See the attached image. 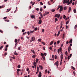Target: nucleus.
Listing matches in <instances>:
<instances>
[{
    "label": "nucleus",
    "instance_id": "nucleus-1",
    "mask_svg": "<svg viewBox=\"0 0 77 77\" xmlns=\"http://www.w3.org/2000/svg\"><path fill=\"white\" fill-rule=\"evenodd\" d=\"M69 0H64V1H63V4H65V3H67V4H68V3H69Z\"/></svg>",
    "mask_w": 77,
    "mask_h": 77
},
{
    "label": "nucleus",
    "instance_id": "nucleus-2",
    "mask_svg": "<svg viewBox=\"0 0 77 77\" xmlns=\"http://www.w3.org/2000/svg\"><path fill=\"white\" fill-rule=\"evenodd\" d=\"M47 54L46 53H44V54L42 53H41V56H42V57H45V56H47Z\"/></svg>",
    "mask_w": 77,
    "mask_h": 77
},
{
    "label": "nucleus",
    "instance_id": "nucleus-3",
    "mask_svg": "<svg viewBox=\"0 0 77 77\" xmlns=\"http://www.w3.org/2000/svg\"><path fill=\"white\" fill-rule=\"evenodd\" d=\"M31 39H32L30 40V42H32V41H35V37L34 36L32 37Z\"/></svg>",
    "mask_w": 77,
    "mask_h": 77
},
{
    "label": "nucleus",
    "instance_id": "nucleus-4",
    "mask_svg": "<svg viewBox=\"0 0 77 77\" xmlns=\"http://www.w3.org/2000/svg\"><path fill=\"white\" fill-rule=\"evenodd\" d=\"M60 14H57L55 15L54 17L56 18H57V17L58 18H59L60 17Z\"/></svg>",
    "mask_w": 77,
    "mask_h": 77
},
{
    "label": "nucleus",
    "instance_id": "nucleus-5",
    "mask_svg": "<svg viewBox=\"0 0 77 77\" xmlns=\"http://www.w3.org/2000/svg\"><path fill=\"white\" fill-rule=\"evenodd\" d=\"M55 65H57V67H58V65H59V61H57L55 63Z\"/></svg>",
    "mask_w": 77,
    "mask_h": 77
},
{
    "label": "nucleus",
    "instance_id": "nucleus-6",
    "mask_svg": "<svg viewBox=\"0 0 77 77\" xmlns=\"http://www.w3.org/2000/svg\"><path fill=\"white\" fill-rule=\"evenodd\" d=\"M72 2V0H70V2H69L67 4V5H69L70 4H71Z\"/></svg>",
    "mask_w": 77,
    "mask_h": 77
},
{
    "label": "nucleus",
    "instance_id": "nucleus-7",
    "mask_svg": "<svg viewBox=\"0 0 77 77\" xmlns=\"http://www.w3.org/2000/svg\"><path fill=\"white\" fill-rule=\"evenodd\" d=\"M63 54H61L60 56V59L61 60H62V59H63Z\"/></svg>",
    "mask_w": 77,
    "mask_h": 77
},
{
    "label": "nucleus",
    "instance_id": "nucleus-8",
    "mask_svg": "<svg viewBox=\"0 0 77 77\" xmlns=\"http://www.w3.org/2000/svg\"><path fill=\"white\" fill-rule=\"evenodd\" d=\"M60 10V11H63V7H62V6H61Z\"/></svg>",
    "mask_w": 77,
    "mask_h": 77
},
{
    "label": "nucleus",
    "instance_id": "nucleus-9",
    "mask_svg": "<svg viewBox=\"0 0 77 77\" xmlns=\"http://www.w3.org/2000/svg\"><path fill=\"white\" fill-rule=\"evenodd\" d=\"M31 18L32 19H35V16L34 15H32L31 17Z\"/></svg>",
    "mask_w": 77,
    "mask_h": 77
},
{
    "label": "nucleus",
    "instance_id": "nucleus-10",
    "mask_svg": "<svg viewBox=\"0 0 77 77\" xmlns=\"http://www.w3.org/2000/svg\"><path fill=\"white\" fill-rule=\"evenodd\" d=\"M42 23V20H41V19H40L39 20L38 24H40Z\"/></svg>",
    "mask_w": 77,
    "mask_h": 77
},
{
    "label": "nucleus",
    "instance_id": "nucleus-11",
    "mask_svg": "<svg viewBox=\"0 0 77 77\" xmlns=\"http://www.w3.org/2000/svg\"><path fill=\"white\" fill-rule=\"evenodd\" d=\"M60 25L61 26L60 27V29H62V26H63V24L62 23V22L60 23Z\"/></svg>",
    "mask_w": 77,
    "mask_h": 77
},
{
    "label": "nucleus",
    "instance_id": "nucleus-12",
    "mask_svg": "<svg viewBox=\"0 0 77 77\" xmlns=\"http://www.w3.org/2000/svg\"><path fill=\"white\" fill-rule=\"evenodd\" d=\"M38 77H41V72H39V73L38 74Z\"/></svg>",
    "mask_w": 77,
    "mask_h": 77
},
{
    "label": "nucleus",
    "instance_id": "nucleus-13",
    "mask_svg": "<svg viewBox=\"0 0 77 77\" xmlns=\"http://www.w3.org/2000/svg\"><path fill=\"white\" fill-rule=\"evenodd\" d=\"M11 10V8H10L9 9H7V11H6V12H9Z\"/></svg>",
    "mask_w": 77,
    "mask_h": 77
},
{
    "label": "nucleus",
    "instance_id": "nucleus-14",
    "mask_svg": "<svg viewBox=\"0 0 77 77\" xmlns=\"http://www.w3.org/2000/svg\"><path fill=\"white\" fill-rule=\"evenodd\" d=\"M71 7H69L68 12L69 13V12H71Z\"/></svg>",
    "mask_w": 77,
    "mask_h": 77
},
{
    "label": "nucleus",
    "instance_id": "nucleus-15",
    "mask_svg": "<svg viewBox=\"0 0 77 77\" xmlns=\"http://www.w3.org/2000/svg\"><path fill=\"white\" fill-rule=\"evenodd\" d=\"M21 46L19 47L18 48H17L18 50H21Z\"/></svg>",
    "mask_w": 77,
    "mask_h": 77
},
{
    "label": "nucleus",
    "instance_id": "nucleus-16",
    "mask_svg": "<svg viewBox=\"0 0 77 77\" xmlns=\"http://www.w3.org/2000/svg\"><path fill=\"white\" fill-rule=\"evenodd\" d=\"M33 65L34 66H36V63L34 61L33 63Z\"/></svg>",
    "mask_w": 77,
    "mask_h": 77
},
{
    "label": "nucleus",
    "instance_id": "nucleus-17",
    "mask_svg": "<svg viewBox=\"0 0 77 77\" xmlns=\"http://www.w3.org/2000/svg\"><path fill=\"white\" fill-rule=\"evenodd\" d=\"M53 44V41H52L50 43V45H52Z\"/></svg>",
    "mask_w": 77,
    "mask_h": 77
},
{
    "label": "nucleus",
    "instance_id": "nucleus-18",
    "mask_svg": "<svg viewBox=\"0 0 77 77\" xmlns=\"http://www.w3.org/2000/svg\"><path fill=\"white\" fill-rule=\"evenodd\" d=\"M32 58H35V57H36V55H32Z\"/></svg>",
    "mask_w": 77,
    "mask_h": 77
},
{
    "label": "nucleus",
    "instance_id": "nucleus-19",
    "mask_svg": "<svg viewBox=\"0 0 77 77\" xmlns=\"http://www.w3.org/2000/svg\"><path fill=\"white\" fill-rule=\"evenodd\" d=\"M72 40L71 39L69 41V43L70 44H71V43H72Z\"/></svg>",
    "mask_w": 77,
    "mask_h": 77
},
{
    "label": "nucleus",
    "instance_id": "nucleus-20",
    "mask_svg": "<svg viewBox=\"0 0 77 77\" xmlns=\"http://www.w3.org/2000/svg\"><path fill=\"white\" fill-rule=\"evenodd\" d=\"M64 10V11H66V7H63Z\"/></svg>",
    "mask_w": 77,
    "mask_h": 77
},
{
    "label": "nucleus",
    "instance_id": "nucleus-21",
    "mask_svg": "<svg viewBox=\"0 0 77 77\" xmlns=\"http://www.w3.org/2000/svg\"><path fill=\"white\" fill-rule=\"evenodd\" d=\"M58 21V19H57V18H56L55 19V22H56V21Z\"/></svg>",
    "mask_w": 77,
    "mask_h": 77
},
{
    "label": "nucleus",
    "instance_id": "nucleus-22",
    "mask_svg": "<svg viewBox=\"0 0 77 77\" xmlns=\"http://www.w3.org/2000/svg\"><path fill=\"white\" fill-rule=\"evenodd\" d=\"M65 38V34H63V39H64Z\"/></svg>",
    "mask_w": 77,
    "mask_h": 77
},
{
    "label": "nucleus",
    "instance_id": "nucleus-23",
    "mask_svg": "<svg viewBox=\"0 0 77 77\" xmlns=\"http://www.w3.org/2000/svg\"><path fill=\"white\" fill-rule=\"evenodd\" d=\"M31 51H32V52L33 53L35 54V51H34V50H31Z\"/></svg>",
    "mask_w": 77,
    "mask_h": 77
},
{
    "label": "nucleus",
    "instance_id": "nucleus-24",
    "mask_svg": "<svg viewBox=\"0 0 77 77\" xmlns=\"http://www.w3.org/2000/svg\"><path fill=\"white\" fill-rule=\"evenodd\" d=\"M45 13L46 15H48V14H49V12H47L46 11L45 12Z\"/></svg>",
    "mask_w": 77,
    "mask_h": 77
},
{
    "label": "nucleus",
    "instance_id": "nucleus-25",
    "mask_svg": "<svg viewBox=\"0 0 77 77\" xmlns=\"http://www.w3.org/2000/svg\"><path fill=\"white\" fill-rule=\"evenodd\" d=\"M73 11L74 13H76V12H77L76 11V10L75 9H74L73 10Z\"/></svg>",
    "mask_w": 77,
    "mask_h": 77
},
{
    "label": "nucleus",
    "instance_id": "nucleus-26",
    "mask_svg": "<svg viewBox=\"0 0 77 77\" xmlns=\"http://www.w3.org/2000/svg\"><path fill=\"white\" fill-rule=\"evenodd\" d=\"M17 41H18V40H17V39H15V42L16 43H17Z\"/></svg>",
    "mask_w": 77,
    "mask_h": 77
},
{
    "label": "nucleus",
    "instance_id": "nucleus-27",
    "mask_svg": "<svg viewBox=\"0 0 77 77\" xmlns=\"http://www.w3.org/2000/svg\"><path fill=\"white\" fill-rule=\"evenodd\" d=\"M38 41H39V42H41V38L38 39Z\"/></svg>",
    "mask_w": 77,
    "mask_h": 77
},
{
    "label": "nucleus",
    "instance_id": "nucleus-28",
    "mask_svg": "<svg viewBox=\"0 0 77 77\" xmlns=\"http://www.w3.org/2000/svg\"><path fill=\"white\" fill-rule=\"evenodd\" d=\"M3 48V46H2L0 48V50H1V49H2Z\"/></svg>",
    "mask_w": 77,
    "mask_h": 77
},
{
    "label": "nucleus",
    "instance_id": "nucleus-29",
    "mask_svg": "<svg viewBox=\"0 0 77 77\" xmlns=\"http://www.w3.org/2000/svg\"><path fill=\"white\" fill-rule=\"evenodd\" d=\"M43 11L42 9V8H41L40 9V12H42Z\"/></svg>",
    "mask_w": 77,
    "mask_h": 77
},
{
    "label": "nucleus",
    "instance_id": "nucleus-30",
    "mask_svg": "<svg viewBox=\"0 0 77 77\" xmlns=\"http://www.w3.org/2000/svg\"><path fill=\"white\" fill-rule=\"evenodd\" d=\"M71 68L73 69V70H75V68L73 66H72Z\"/></svg>",
    "mask_w": 77,
    "mask_h": 77
},
{
    "label": "nucleus",
    "instance_id": "nucleus-31",
    "mask_svg": "<svg viewBox=\"0 0 77 77\" xmlns=\"http://www.w3.org/2000/svg\"><path fill=\"white\" fill-rule=\"evenodd\" d=\"M17 67L18 68H21V66L20 65H18L17 66Z\"/></svg>",
    "mask_w": 77,
    "mask_h": 77
},
{
    "label": "nucleus",
    "instance_id": "nucleus-32",
    "mask_svg": "<svg viewBox=\"0 0 77 77\" xmlns=\"http://www.w3.org/2000/svg\"><path fill=\"white\" fill-rule=\"evenodd\" d=\"M62 60H61V61L60 62V65H62Z\"/></svg>",
    "mask_w": 77,
    "mask_h": 77
},
{
    "label": "nucleus",
    "instance_id": "nucleus-33",
    "mask_svg": "<svg viewBox=\"0 0 77 77\" xmlns=\"http://www.w3.org/2000/svg\"><path fill=\"white\" fill-rule=\"evenodd\" d=\"M63 18L64 19H65V18H66V16H65V15H64L63 17Z\"/></svg>",
    "mask_w": 77,
    "mask_h": 77
},
{
    "label": "nucleus",
    "instance_id": "nucleus-34",
    "mask_svg": "<svg viewBox=\"0 0 77 77\" xmlns=\"http://www.w3.org/2000/svg\"><path fill=\"white\" fill-rule=\"evenodd\" d=\"M77 24H76L75 26V29H76V28H77Z\"/></svg>",
    "mask_w": 77,
    "mask_h": 77
},
{
    "label": "nucleus",
    "instance_id": "nucleus-35",
    "mask_svg": "<svg viewBox=\"0 0 77 77\" xmlns=\"http://www.w3.org/2000/svg\"><path fill=\"white\" fill-rule=\"evenodd\" d=\"M52 12H54V11H55V10L54 9H52L51 10Z\"/></svg>",
    "mask_w": 77,
    "mask_h": 77
},
{
    "label": "nucleus",
    "instance_id": "nucleus-36",
    "mask_svg": "<svg viewBox=\"0 0 77 77\" xmlns=\"http://www.w3.org/2000/svg\"><path fill=\"white\" fill-rule=\"evenodd\" d=\"M68 49H69V50H72V49H71V48L69 46L68 48Z\"/></svg>",
    "mask_w": 77,
    "mask_h": 77
},
{
    "label": "nucleus",
    "instance_id": "nucleus-37",
    "mask_svg": "<svg viewBox=\"0 0 77 77\" xmlns=\"http://www.w3.org/2000/svg\"><path fill=\"white\" fill-rule=\"evenodd\" d=\"M34 32V31H32V30L30 31V32L31 33H33Z\"/></svg>",
    "mask_w": 77,
    "mask_h": 77
},
{
    "label": "nucleus",
    "instance_id": "nucleus-38",
    "mask_svg": "<svg viewBox=\"0 0 77 77\" xmlns=\"http://www.w3.org/2000/svg\"><path fill=\"white\" fill-rule=\"evenodd\" d=\"M68 23H69V21L68 20L66 22V24L67 25V24H68Z\"/></svg>",
    "mask_w": 77,
    "mask_h": 77
},
{
    "label": "nucleus",
    "instance_id": "nucleus-39",
    "mask_svg": "<svg viewBox=\"0 0 77 77\" xmlns=\"http://www.w3.org/2000/svg\"><path fill=\"white\" fill-rule=\"evenodd\" d=\"M69 57H70L69 56H68V57H67V59H68V60H69V59H70V58H69Z\"/></svg>",
    "mask_w": 77,
    "mask_h": 77
},
{
    "label": "nucleus",
    "instance_id": "nucleus-40",
    "mask_svg": "<svg viewBox=\"0 0 77 77\" xmlns=\"http://www.w3.org/2000/svg\"><path fill=\"white\" fill-rule=\"evenodd\" d=\"M26 34H27V32H23V35H26Z\"/></svg>",
    "mask_w": 77,
    "mask_h": 77
},
{
    "label": "nucleus",
    "instance_id": "nucleus-41",
    "mask_svg": "<svg viewBox=\"0 0 77 77\" xmlns=\"http://www.w3.org/2000/svg\"><path fill=\"white\" fill-rule=\"evenodd\" d=\"M42 44H43V45H45V42H42Z\"/></svg>",
    "mask_w": 77,
    "mask_h": 77
},
{
    "label": "nucleus",
    "instance_id": "nucleus-42",
    "mask_svg": "<svg viewBox=\"0 0 77 77\" xmlns=\"http://www.w3.org/2000/svg\"><path fill=\"white\" fill-rule=\"evenodd\" d=\"M54 57H55V59H57V56L55 55Z\"/></svg>",
    "mask_w": 77,
    "mask_h": 77
},
{
    "label": "nucleus",
    "instance_id": "nucleus-43",
    "mask_svg": "<svg viewBox=\"0 0 77 77\" xmlns=\"http://www.w3.org/2000/svg\"><path fill=\"white\" fill-rule=\"evenodd\" d=\"M36 63H38V59H36Z\"/></svg>",
    "mask_w": 77,
    "mask_h": 77
},
{
    "label": "nucleus",
    "instance_id": "nucleus-44",
    "mask_svg": "<svg viewBox=\"0 0 77 77\" xmlns=\"http://www.w3.org/2000/svg\"><path fill=\"white\" fill-rule=\"evenodd\" d=\"M66 44H69V42H68V41H67Z\"/></svg>",
    "mask_w": 77,
    "mask_h": 77
},
{
    "label": "nucleus",
    "instance_id": "nucleus-45",
    "mask_svg": "<svg viewBox=\"0 0 77 77\" xmlns=\"http://www.w3.org/2000/svg\"><path fill=\"white\" fill-rule=\"evenodd\" d=\"M37 29H38V28L37 27H36L35 28V29H34V30H35V31H36V30H37Z\"/></svg>",
    "mask_w": 77,
    "mask_h": 77
},
{
    "label": "nucleus",
    "instance_id": "nucleus-46",
    "mask_svg": "<svg viewBox=\"0 0 77 77\" xmlns=\"http://www.w3.org/2000/svg\"><path fill=\"white\" fill-rule=\"evenodd\" d=\"M7 17H5L3 19L4 20H6V19H7Z\"/></svg>",
    "mask_w": 77,
    "mask_h": 77
},
{
    "label": "nucleus",
    "instance_id": "nucleus-47",
    "mask_svg": "<svg viewBox=\"0 0 77 77\" xmlns=\"http://www.w3.org/2000/svg\"><path fill=\"white\" fill-rule=\"evenodd\" d=\"M22 32H24L25 31V29H23L22 30Z\"/></svg>",
    "mask_w": 77,
    "mask_h": 77
},
{
    "label": "nucleus",
    "instance_id": "nucleus-48",
    "mask_svg": "<svg viewBox=\"0 0 77 77\" xmlns=\"http://www.w3.org/2000/svg\"><path fill=\"white\" fill-rule=\"evenodd\" d=\"M61 6H62L59 5L58 8V9H59V8H60Z\"/></svg>",
    "mask_w": 77,
    "mask_h": 77
},
{
    "label": "nucleus",
    "instance_id": "nucleus-49",
    "mask_svg": "<svg viewBox=\"0 0 77 77\" xmlns=\"http://www.w3.org/2000/svg\"><path fill=\"white\" fill-rule=\"evenodd\" d=\"M4 6H3V5L0 6V9H1V8H3Z\"/></svg>",
    "mask_w": 77,
    "mask_h": 77
},
{
    "label": "nucleus",
    "instance_id": "nucleus-50",
    "mask_svg": "<svg viewBox=\"0 0 77 77\" xmlns=\"http://www.w3.org/2000/svg\"><path fill=\"white\" fill-rule=\"evenodd\" d=\"M20 69H17V72H19V71H20Z\"/></svg>",
    "mask_w": 77,
    "mask_h": 77
},
{
    "label": "nucleus",
    "instance_id": "nucleus-51",
    "mask_svg": "<svg viewBox=\"0 0 77 77\" xmlns=\"http://www.w3.org/2000/svg\"><path fill=\"white\" fill-rule=\"evenodd\" d=\"M40 5H43V3H42V2H40Z\"/></svg>",
    "mask_w": 77,
    "mask_h": 77
},
{
    "label": "nucleus",
    "instance_id": "nucleus-52",
    "mask_svg": "<svg viewBox=\"0 0 77 77\" xmlns=\"http://www.w3.org/2000/svg\"><path fill=\"white\" fill-rule=\"evenodd\" d=\"M14 54L16 56H17V55H18V54L17 53H14Z\"/></svg>",
    "mask_w": 77,
    "mask_h": 77
},
{
    "label": "nucleus",
    "instance_id": "nucleus-53",
    "mask_svg": "<svg viewBox=\"0 0 77 77\" xmlns=\"http://www.w3.org/2000/svg\"><path fill=\"white\" fill-rule=\"evenodd\" d=\"M65 53L66 54V55H67V54H68V52H67V51H66Z\"/></svg>",
    "mask_w": 77,
    "mask_h": 77
},
{
    "label": "nucleus",
    "instance_id": "nucleus-54",
    "mask_svg": "<svg viewBox=\"0 0 77 77\" xmlns=\"http://www.w3.org/2000/svg\"><path fill=\"white\" fill-rule=\"evenodd\" d=\"M60 43V41H58L57 42V44H59V43Z\"/></svg>",
    "mask_w": 77,
    "mask_h": 77
},
{
    "label": "nucleus",
    "instance_id": "nucleus-55",
    "mask_svg": "<svg viewBox=\"0 0 77 77\" xmlns=\"http://www.w3.org/2000/svg\"><path fill=\"white\" fill-rule=\"evenodd\" d=\"M68 51L69 53H70V50L69 49H68Z\"/></svg>",
    "mask_w": 77,
    "mask_h": 77
},
{
    "label": "nucleus",
    "instance_id": "nucleus-56",
    "mask_svg": "<svg viewBox=\"0 0 77 77\" xmlns=\"http://www.w3.org/2000/svg\"><path fill=\"white\" fill-rule=\"evenodd\" d=\"M60 50H59V49H58L57 51H58V53H60Z\"/></svg>",
    "mask_w": 77,
    "mask_h": 77
},
{
    "label": "nucleus",
    "instance_id": "nucleus-57",
    "mask_svg": "<svg viewBox=\"0 0 77 77\" xmlns=\"http://www.w3.org/2000/svg\"><path fill=\"white\" fill-rule=\"evenodd\" d=\"M27 34H28V35H30V32H29L28 31L27 32Z\"/></svg>",
    "mask_w": 77,
    "mask_h": 77
},
{
    "label": "nucleus",
    "instance_id": "nucleus-58",
    "mask_svg": "<svg viewBox=\"0 0 77 77\" xmlns=\"http://www.w3.org/2000/svg\"><path fill=\"white\" fill-rule=\"evenodd\" d=\"M5 21H7V22H9V20H5Z\"/></svg>",
    "mask_w": 77,
    "mask_h": 77
},
{
    "label": "nucleus",
    "instance_id": "nucleus-59",
    "mask_svg": "<svg viewBox=\"0 0 77 77\" xmlns=\"http://www.w3.org/2000/svg\"><path fill=\"white\" fill-rule=\"evenodd\" d=\"M38 72H39V70H37V72H36V74H37Z\"/></svg>",
    "mask_w": 77,
    "mask_h": 77
},
{
    "label": "nucleus",
    "instance_id": "nucleus-60",
    "mask_svg": "<svg viewBox=\"0 0 77 77\" xmlns=\"http://www.w3.org/2000/svg\"><path fill=\"white\" fill-rule=\"evenodd\" d=\"M37 71H39V67L38 66L37 67Z\"/></svg>",
    "mask_w": 77,
    "mask_h": 77
},
{
    "label": "nucleus",
    "instance_id": "nucleus-61",
    "mask_svg": "<svg viewBox=\"0 0 77 77\" xmlns=\"http://www.w3.org/2000/svg\"><path fill=\"white\" fill-rule=\"evenodd\" d=\"M5 51H8V48H6L5 49Z\"/></svg>",
    "mask_w": 77,
    "mask_h": 77
},
{
    "label": "nucleus",
    "instance_id": "nucleus-62",
    "mask_svg": "<svg viewBox=\"0 0 77 77\" xmlns=\"http://www.w3.org/2000/svg\"><path fill=\"white\" fill-rule=\"evenodd\" d=\"M26 71H29V69H26Z\"/></svg>",
    "mask_w": 77,
    "mask_h": 77
},
{
    "label": "nucleus",
    "instance_id": "nucleus-63",
    "mask_svg": "<svg viewBox=\"0 0 77 77\" xmlns=\"http://www.w3.org/2000/svg\"><path fill=\"white\" fill-rule=\"evenodd\" d=\"M49 49H50V50H52V48H51V47H50V48H49Z\"/></svg>",
    "mask_w": 77,
    "mask_h": 77
},
{
    "label": "nucleus",
    "instance_id": "nucleus-64",
    "mask_svg": "<svg viewBox=\"0 0 77 77\" xmlns=\"http://www.w3.org/2000/svg\"><path fill=\"white\" fill-rule=\"evenodd\" d=\"M52 58L54 59V55H53L52 56Z\"/></svg>",
    "mask_w": 77,
    "mask_h": 77
}]
</instances>
